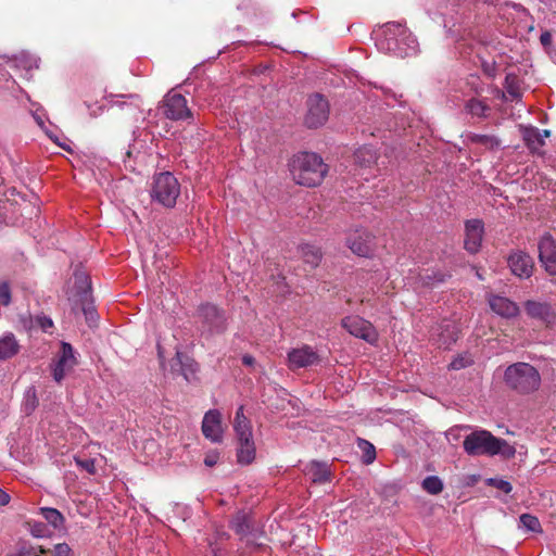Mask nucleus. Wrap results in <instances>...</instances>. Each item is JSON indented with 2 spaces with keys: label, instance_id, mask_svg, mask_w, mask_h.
I'll return each instance as SVG.
<instances>
[{
  "label": "nucleus",
  "instance_id": "9",
  "mask_svg": "<svg viewBox=\"0 0 556 556\" xmlns=\"http://www.w3.org/2000/svg\"><path fill=\"white\" fill-rule=\"evenodd\" d=\"M76 364L77 359L73 346L67 342H62L56 363L53 367L54 380L61 382L64 377L74 369Z\"/></svg>",
  "mask_w": 556,
  "mask_h": 556
},
{
  "label": "nucleus",
  "instance_id": "13",
  "mask_svg": "<svg viewBox=\"0 0 556 556\" xmlns=\"http://www.w3.org/2000/svg\"><path fill=\"white\" fill-rule=\"evenodd\" d=\"M539 258L545 270L556 276V241L548 233L544 235L539 242Z\"/></svg>",
  "mask_w": 556,
  "mask_h": 556
},
{
  "label": "nucleus",
  "instance_id": "36",
  "mask_svg": "<svg viewBox=\"0 0 556 556\" xmlns=\"http://www.w3.org/2000/svg\"><path fill=\"white\" fill-rule=\"evenodd\" d=\"M420 281L424 287H435L438 283H441L445 280L446 275L441 271H432L431 274L426 270L425 274H420Z\"/></svg>",
  "mask_w": 556,
  "mask_h": 556
},
{
  "label": "nucleus",
  "instance_id": "22",
  "mask_svg": "<svg viewBox=\"0 0 556 556\" xmlns=\"http://www.w3.org/2000/svg\"><path fill=\"white\" fill-rule=\"evenodd\" d=\"M256 454L255 443L253 438L238 440L237 459L241 465H250Z\"/></svg>",
  "mask_w": 556,
  "mask_h": 556
},
{
  "label": "nucleus",
  "instance_id": "29",
  "mask_svg": "<svg viewBox=\"0 0 556 556\" xmlns=\"http://www.w3.org/2000/svg\"><path fill=\"white\" fill-rule=\"evenodd\" d=\"M300 249L304 263L307 264L311 269L319 265L323 257L319 248L312 244H302Z\"/></svg>",
  "mask_w": 556,
  "mask_h": 556
},
{
  "label": "nucleus",
  "instance_id": "12",
  "mask_svg": "<svg viewBox=\"0 0 556 556\" xmlns=\"http://www.w3.org/2000/svg\"><path fill=\"white\" fill-rule=\"evenodd\" d=\"M198 315L210 331L219 332L225 329V314L216 305L210 303L201 305Z\"/></svg>",
  "mask_w": 556,
  "mask_h": 556
},
{
  "label": "nucleus",
  "instance_id": "35",
  "mask_svg": "<svg viewBox=\"0 0 556 556\" xmlns=\"http://www.w3.org/2000/svg\"><path fill=\"white\" fill-rule=\"evenodd\" d=\"M422 488L426 492L437 495L443 490V482L438 476H428L422 481Z\"/></svg>",
  "mask_w": 556,
  "mask_h": 556
},
{
  "label": "nucleus",
  "instance_id": "47",
  "mask_svg": "<svg viewBox=\"0 0 556 556\" xmlns=\"http://www.w3.org/2000/svg\"><path fill=\"white\" fill-rule=\"evenodd\" d=\"M43 529H45V526L42 523H37V525L34 526L31 532H33V534L35 536L40 538V536L45 535L43 534Z\"/></svg>",
  "mask_w": 556,
  "mask_h": 556
},
{
  "label": "nucleus",
  "instance_id": "14",
  "mask_svg": "<svg viewBox=\"0 0 556 556\" xmlns=\"http://www.w3.org/2000/svg\"><path fill=\"white\" fill-rule=\"evenodd\" d=\"M203 435L212 442H220L223 438L222 415L217 409L205 413L202 421Z\"/></svg>",
  "mask_w": 556,
  "mask_h": 556
},
{
  "label": "nucleus",
  "instance_id": "28",
  "mask_svg": "<svg viewBox=\"0 0 556 556\" xmlns=\"http://www.w3.org/2000/svg\"><path fill=\"white\" fill-rule=\"evenodd\" d=\"M307 475L314 483L323 484L330 481V470L326 464L313 462L307 469Z\"/></svg>",
  "mask_w": 556,
  "mask_h": 556
},
{
  "label": "nucleus",
  "instance_id": "51",
  "mask_svg": "<svg viewBox=\"0 0 556 556\" xmlns=\"http://www.w3.org/2000/svg\"><path fill=\"white\" fill-rule=\"evenodd\" d=\"M541 134L543 135L544 140L551 136V131L547 129L541 130Z\"/></svg>",
  "mask_w": 556,
  "mask_h": 556
},
{
  "label": "nucleus",
  "instance_id": "39",
  "mask_svg": "<svg viewBox=\"0 0 556 556\" xmlns=\"http://www.w3.org/2000/svg\"><path fill=\"white\" fill-rule=\"evenodd\" d=\"M473 363L472 357L469 354H463L454 358L451 364L450 368L453 370H459L463 368H466L470 366Z\"/></svg>",
  "mask_w": 556,
  "mask_h": 556
},
{
  "label": "nucleus",
  "instance_id": "17",
  "mask_svg": "<svg viewBox=\"0 0 556 556\" xmlns=\"http://www.w3.org/2000/svg\"><path fill=\"white\" fill-rule=\"evenodd\" d=\"M525 309L530 317L539 319L547 325L554 323L556 319L554 308L545 302L527 301L525 303Z\"/></svg>",
  "mask_w": 556,
  "mask_h": 556
},
{
  "label": "nucleus",
  "instance_id": "45",
  "mask_svg": "<svg viewBox=\"0 0 556 556\" xmlns=\"http://www.w3.org/2000/svg\"><path fill=\"white\" fill-rule=\"evenodd\" d=\"M540 41L544 47H548L552 45V35L548 31H544L540 36Z\"/></svg>",
  "mask_w": 556,
  "mask_h": 556
},
{
  "label": "nucleus",
  "instance_id": "38",
  "mask_svg": "<svg viewBox=\"0 0 556 556\" xmlns=\"http://www.w3.org/2000/svg\"><path fill=\"white\" fill-rule=\"evenodd\" d=\"M466 109L471 115L478 117L485 116L486 111H489V106L478 99H470L466 104Z\"/></svg>",
  "mask_w": 556,
  "mask_h": 556
},
{
  "label": "nucleus",
  "instance_id": "30",
  "mask_svg": "<svg viewBox=\"0 0 556 556\" xmlns=\"http://www.w3.org/2000/svg\"><path fill=\"white\" fill-rule=\"evenodd\" d=\"M21 320L23 323V326L28 330L38 327L45 332H50V329L53 328L52 319L47 316H36L35 318H33L29 315L28 317H22Z\"/></svg>",
  "mask_w": 556,
  "mask_h": 556
},
{
  "label": "nucleus",
  "instance_id": "33",
  "mask_svg": "<svg viewBox=\"0 0 556 556\" xmlns=\"http://www.w3.org/2000/svg\"><path fill=\"white\" fill-rule=\"evenodd\" d=\"M357 447L362 452V462L366 465L371 464L376 459V448L367 440L357 438Z\"/></svg>",
  "mask_w": 556,
  "mask_h": 556
},
{
  "label": "nucleus",
  "instance_id": "11",
  "mask_svg": "<svg viewBox=\"0 0 556 556\" xmlns=\"http://www.w3.org/2000/svg\"><path fill=\"white\" fill-rule=\"evenodd\" d=\"M319 362V355L309 345L293 349L288 353V366L292 370L309 367Z\"/></svg>",
  "mask_w": 556,
  "mask_h": 556
},
{
  "label": "nucleus",
  "instance_id": "46",
  "mask_svg": "<svg viewBox=\"0 0 556 556\" xmlns=\"http://www.w3.org/2000/svg\"><path fill=\"white\" fill-rule=\"evenodd\" d=\"M383 97H384V105L390 106L391 105L390 100L396 101V94L394 92L386 90V89H384Z\"/></svg>",
  "mask_w": 556,
  "mask_h": 556
},
{
  "label": "nucleus",
  "instance_id": "27",
  "mask_svg": "<svg viewBox=\"0 0 556 556\" xmlns=\"http://www.w3.org/2000/svg\"><path fill=\"white\" fill-rule=\"evenodd\" d=\"M354 160L362 167H368L378 160V153L371 146H363L354 152Z\"/></svg>",
  "mask_w": 556,
  "mask_h": 556
},
{
  "label": "nucleus",
  "instance_id": "52",
  "mask_svg": "<svg viewBox=\"0 0 556 556\" xmlns=\"http://www.w3.org/2000/svg\"><path fill=\"white\" fill-rule=\"evenodd\" d=\"M47 553V549L40 547L39 548V553L38 554H35V556H43L45 554Z\"/></svg>",
  "mask_w": 556,
  "mask_h": 556
},
{
  "label": "nucleus",
  "instance_id": "26",
  "mask_svg": "<svg viewBox=\"0 0 556 556\" xmlns=\"http://www.w3.org/2000/svg\"><path fill=\"white\" fill-rule=\"evenodd\" d=\"M18 351L20 344L13 333H7L0 338V359H9L15 356Z\"/></svg>",
  "mask_w": 556,
  "mask_h": 556
},
{
  "label": "nucleus",
  "instance_id": "23",
  "mask_svg": "<svg viewBox=\"0 0 556 556\" xmlns=\"http://www.w3.org/2000/svg\"><path fill=\"white\" fill-rule=\"evenodd\" d=\"M230 528L241 538L247 536L253 529L251 516L243 510L236 513L230 521Z\"/></svg>",
  "mask_w": 556,
  "mask_h": 556
},
{
  "label": "nucleus",
  "instance_id": "6",
  "mask_svg": "<svg viewBox=\"0 0 556 556\" xmlns=\"http://www.w3.org/2000/svg\"><path fill=\"white\" fill-rule=\"evenodd\" d=\"M306 109L304 116L306 127L315 129L323 126L328 121L329 103L323 94H311L306 100Z\"/></svg>",
  "mask_w": 556,
  "mask_h": 556
},
{
  "label": "nucleus",
  "instance_id": "18",
  "mask_svg": "<svg viewBox=\"0 0 556 556\" xmlns=\"http://www.w3.org/2000/svg\"><path fill=\"white\" fill-rule=\"evenodd\" d=\"M491 309L501 317L511 318L518 315V305L505 296L491 295L489 298Z\"/></svg>",
  "mask_w": 556,
  "mask_h": 556
},
{
  "label": "nucleus",
  "instance_id": "8",
  "mask_svg": "<svg viewBox=\"0 0 556 556\" xmlns=\"http://www.w3.org/2000/svg\"><path fill=\"white\" fill-rule=\"evenodd\" d=\"M459 328L454 320L443 319L430 330V341L439 349H450L458 339Z\"/></svg>",
  "mask_w": 556,
  "mask_h": 556
},
{
  "label": "nucleus",
  "instance_id": "49",
  "mask_svg": "<svg viewBox=\"0 0 556 556\" xmlns=\"http://www.w3.org/2000/svg\"><path fill=\"white\" fill-rule=\"evenodd\" d=\"M254 363H255V358L252 355L245 354V355L242 356V364L243 365L252 366Z\"/></svg>",
  "mask_w": 556,
  "mask_h": 556
},
{
  "label": "nucleus",
  "instance_id": "4",
  "mask_svg": "<svg viewBox=\"0 0 556 556\" xmlns=\"http://www.w3.org/2000/svg\"><path fill=\"white\" fill-rule=\"evenodd\" d=\"M504 378L506 383L519 393H529L536 390L541 381L539 371L528 363H517L508 366Z\"/></svg>",
  "mask_w": 556,
  "mask_h": 556
},
{
  "label": "nucleus",
  "instance_id": "31",
  "mask_svg": "<svg viewBox=\"0 0 556 556\" xmlns=\"http://www.w3.org/2000/svg\"><path fill=\"white\" fill-rule=\"evenodd\" d=\"M40 513L46 521L50 523L54 529L60 530L64 528L65 519L58 509L51 507H42L40 508Z\"/></svg>",
  "mask_w": 556,
  "mask_h": 556
},
{
  "label": "nucleus",
  "instance_id": "21",
  "mask_svg": "<svg viewBox=\"0 0 556 556\" xmlns=\"http://www.w3.org/2000/svg\"><path fill=\"white\" fill-rule=\"evenodd\" d=\"M349 248L359 256H368L371 253V239L365 233H355L348 239Z\"/></svg>",
  "mask_w": 556,
  "mask_h": 556
},
{
  "label": "nucleus",
  "instance_id": "24",
  "mask_svg": "<svg viewBox=\"0 0 556 556\" xmlns=\"http://www.w3.org/2000/svg\"><path fill=\"white\" fill-rule=\"evenodd\" d=\"M465 138L468 143L478 144L486 150H495L501 147V140L494 135L468 132Z\"/></svg>",
  "mask_w": 556,
  "mask_h": 556
},
{
  "label": "nucleus",
  "instance_id": "1",
  "mask_svg": "<svg viewBox=\"0 0 556 556\" xmlns=\"http://www.w3.org/2000/svg\"><path fill=\"white\" fill-rule=\"evenodd\" d=\"M293 180L301 186L315 187L321 184L328 166L314 152H301L293 156L290 164Z\"/></svg>",
  "mask_w": 556,
  "mask_h": 556
},
{
  "label": "nucleus",
  "instance_id": "37",
  "mask_svg": "<svg viewBox=\"0 0 556 556\" xmlns=\"http://www.w3.org/2000/svg\"><path fill=\"white\" fill-rule=\"evenodd\" d=\"M519 521H520V525L528 531L536 532V533L542 532L541 523H540L539 519L533 515L522 514L519 517Z\"/></svg>",
  "mask_w": 556,
  "mask_h": 556
},
{
  "label": "nucleus",
  "instance_id": "2",
  "mask_svg": "<svg viewBox=\"0 0 556 556\" xmlns=\"http://www.w3.org/2000/svg\"><path fill=\"white\" fill-rule=\"evenodd\" d=\"M463 445L465 452L471 456L501 454L510 457L515 454V448L504 439H498L486 430L471 432L465 438Z\"/></svg>",
  "mask_w": 556,
  "mask_h": 556
},
{
  "label": "nucleus",
  "instance_id": "16",
  "mask_svg": "<svg viewBox=\"0 0 556 556\" xmlns=\"http://www.w3.org/2000/svg\"><path fill=\"white\" fill-rule=\"evenodd\" d=\"M465 232V249L470 253H477L482 242L483 223L480 219L467 220Z\"/></svg>",
  "mask_w": 556,
  "mask_h": 556
},
{
  "label": "nucleus",
  "instance_id": "19",
  "mask_svg": "<svg viewBox=\"0 0 556 556\" xmlns=\"http://www.w3.org/2000/svg\"><path fill=\"white\" fill-rule=\"evenodd\" d=\"M520 132L525 144L532 153H539L545 144L541 130L535 126H520Z\"/></svg>",
  "mask_w": 556,
  "mask_h": 556
},
{
  "label": "nucleus",
  "instance_id": "3",
  "mask_svg": "<svg viewBox=\"0 0 556 556\" xmlns=\"http://www.w3.org/2000/svg\"><path fill=\"white\" fill-rule=\"evenodd\" d=\"M384 50L399 58L415 56L419 52V43L404 25L386 23Z\"/></svg>",
  "mask_w": 556,
  "mask_h": 556
},
{
  "label": "nucleus",
  "instance_id": "42",
  "mask_svg": "<svg viewBox=\"0 0 556 556\" xmlns=\"http://www.w3.org/2000/svg\"><path fill=\"white\" fill-rule=\"evenodd\" d=\"M53 556H73V553L66 543H60L54 546Z\"/></svg>",
  "mask_w": 556,
  "mask_h": 556
},
{
  "label": "nucleus",
  "instance_id": "7",
  "mask_svg": "<svg viewBox=\"0 0 556 556\" xmlns=\"http://www.w3.org/2000/svg\"><path fill=\"white\" fill-rule=\"evenodd\" d=\"M160 110L166 118L172 121H186L192 117L187 99L182 94L174 91L165 94L161 102Z\"/></svg>",
  "mask_w": 556,
  "mask_h": 556
},
{
  "label": "nucleus",
  "instance_id": "10",
  "mask_svg": "<svg viewBox=\"0 0 556 556\" xmlns=\"http://www.w3.org/2000/svg\"><path fill=\"white\" fill-rule=\"evenodd\" d=\"M508 266L513 275L520 279H528L533 274L534 261L527 252L517 250L509 254Z\"/></svg>",
  "mask_w": 556,
  "mask_h": 556
},
{
  "label": "nucleus",
  "instance_id": "5",
  "mask_svg": "<svg viewBox=\"0 0 556 556\" xmlns=\"http://www.w3.org/2000/svg\"><path fill=\"white\" fill-rule=\"evenodd\" d=\"M180 194V185L177 178L168 173H161L154 177L151 197L166 207H173Z\"/></svg>",
  "mask_w": 556,
  "mask_h": 556
},
{
  "label": "nucleus",
  "instance_id": "34",
  "mask_svg": "<svg viewBox=\"0 0 556 556\" xmlns=\"http://www.w3.org/2000/svg\"><path fill=\"white\" fill-rule=\"evenodd\" d=\"M76 304L80 305L81 312L84 313L87 323L92 327L97 325L98 321V314L96 312V308L92 304L91 296L88 300H79L76 301Z\"/></svg>",
  "mask_w": 556,
  "mask_h": 556
},
{
  "label": "nucleus",
  "instance_id": "25",
  "mask_svg": "<svg viewBox=\"0 0 556 556\" xmlns=\"http://www.w3.org/2000/svg\"><path fill=\"white\" fill-rule=\"evenodd\" d=\"M75 302L79 300H88L91 296V281L86 273H75Z\"/></svg>",
  "mask_w": 556,
  "mask_h": 556
},
{
  "label": "nucleus",
  "instance_id": "15",
  "mask_svg": "<svg viewBox=\"0 0 556 556\" xmlns=\"http://www.w3.org/2000/svg\"><path fill=\"white\" fill-rule=\"evenodd\" d=\"M341 325L354 337L362 338L366 341L372 339L374 331L371 324L359 316H348L341 320Z\"/></svg>",
  "mask_w": 556,
  "mask_h": 556
},
{
  "label": "nucleus",
  "instance_id": "32",
  "mask_svg": "<svg viewBox=\"0 0 556 556\" xmlns=\"http://www.w3.org/2000/svg\"><path fill=\"white\" fill-rule=\"evenodd\" d=\"M173 362H175V364H173L172 367L174 368L175 365H178L180 367L181 375L186 380H189L188 372L193 374L195 371V364L193 361L180 351L176 352Z\"/></svg>",
  "mask_w": 556,
  "mask_h": 556
},
{
  "label": "nucleus",
  "instance_id": "43",
  "mask_svg": "<svg viewBox=\"0 0 556 556\" xmlns=\"http://www.w3.org/2000/svg\"><path fill=\"white\" fill-rule=\"evenodd\" d=\"M219 459V453L216 451L210 452L204 457V464L207 467H213L217 464Z\"/></svg>",
  "mask_w": 556,
  "mask_h": 556
},
{
  "label": "nucleus",
  "instance_id": "44",
  "mask_svg": "<svg viewBox=\"0 0 556 556\" xmlns=\"http://www.w3.org/2000/svg\"><path fill=\"white\" fill-rule=\"evenodd\" d=\"M496 488L501 491H503L504 493H510L511 490H513V486L511 484L508 482V481H505V480H500L497 483H496Z\"/></svg>",
  "mask_w": 556,
  "mask_h": 556
},
{
  "label": "nucleus",
  "instance_id": "48",
  "mask_svg": "<svg viewBox=\"0 0 556 556\" xmlns=\"http://www.w3.org/2000/svg\"><path fill=\"white\" fill-rule=\"evenodd\" d=\"M10 502V495L0 489V506H4Z\"/></svg>",
  "mask_w": 556,
  "mask_h": 556
},
{
  "label": "nucleus",
  "instance_id": "50",
  "mask_svg": "<svg viewBox=\"0 0 556 556\" xmlns=\"http://www.w3.org/2000/svg\"><path fill=\"white\" fill-rule=\"evenodd\" d=\"M507 92L509 93V96L511 98H518L519 97V93L517 92L516 89H514L513 87H508L507 88Z\"/></svg>",
  "mask_w": 556,
  "mask_h": 556
},
{
  "label": "nucleus",
  "instance_id": "40",
  "mask_svg": "<svg viewBox=\"0 0 556 556\" xmlns=\"http://www.w3.org/2000/svg\"><path fill=\"white\" fill-rule=\"evenodd\" d=\"M75 463L78 467L86 470L90 475H94L97 471L96 462L92 458L75 457Z\"/></svg>",
  "mask_w": 556,
  "mask_h": 556
},
{
  "label": "nucleus",
  "instance_id": "41",
  "mask_svg": "<svg viewBox=\"0 0 556 556\" xmlns=\"http://www.w3.org/2000/svg\"><path fill=\"white\" fill-rule=\"evenodd\" d=\"M0 301L3 305H9L11 302V291L8 283H0Z\"/></svg>",
  "mask_w": 556,
  "mask_h": 556
},
{
  "label": "nucleus",
  "instance_id": "20",
  "mask_svg": "<svg viewBox=\"0 0 556 556\" xmlns=\"http://www.w3.org/2000/svg\"><path fill=\"white\" fill-rule=\"evenodd\" d=\"M233 430L236 432L237 440L253 438L252 425L249 418L244 415L243 405L239 406L236 412Z\"/></svg>",
  "mask_w": 556,
  "mask_h": 556
}]
</instances>
